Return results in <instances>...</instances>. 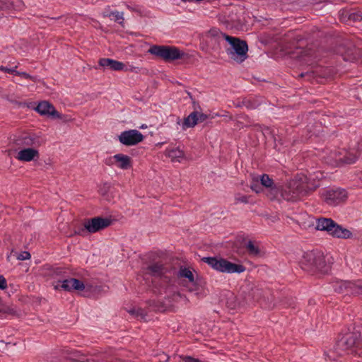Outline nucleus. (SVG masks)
<instances>
[{
  "label": "nucleus",
  "mask_w": 362,
  "mask_h": 362,
  "mask_svg": "<svg viewBox=\"0 0 362 362\" xmlns=\"http://www.w3.org/2000/svg\"><path fill=\"white\" fill-rule=\"evenodd\" d=\"M235 200L237 202H240V203H247L248 202V198L246 196L236 197Z\"/></svg>",
  "instance_id": "32"
},
{
  "label": "nucleus",
  "mask_w": 362,
  "mask_h": 362,
  "mask_svg": "<svg viewBox=\"0 0 362 362\" xmlns=\"http://www.w3.org/2000/svg\"><path fill=\"white\" fill-rule=\"evenodd\" d=\"M165 155L168 157L172 162L180 163L185 157L184 151L179 147L167 148L165 150Z\"/></svg>",
  "instance_id": "18"
},
{
  "label": "nucleus",
  "mask_w": 362,
  "mask_h": 362,
  "mask_svg": "<svg viewBox=\"0 0 362 362\" xmlns=\"http://www.w3.org/2000/svg\"><path fill=\"white\" fill-rule=\"evenodd\" d=\"M35 110L42 116L61 118V115L56 110L55 107L46 100L40 102L35 107Z\"/></svg>",
  "instance_id": "13"
},
{
  "label": "nucleus",
  "mask_w": 362,
  "mask_h": 362,
  "mask_svg": "<svg viewBox=\"0 0 362 362\" xmlns=\"http://www.w3.org/2000/svg\"><path fill=\"white\" fill-rule=\"evenodd\" d=\"M339 284L338 288H335L334 290L337 292H343L344 291H346L347 292L359 293L360 291H357L356 288H354L355 284L351 281H339L337 282Z\"/></svg>",
  "instance_id": "19"
},
{
  "label": "nucleus",
  "mask_w": 362,
  "mask_h": 362,
  "mask_svg": "<svg viewBox=\"0 0 362 362\" xmlns=\"http://www.w3.org/2000/svg\"><path fill=\"white\" fill-rule=\"evenodd\" d=\"M235 297L233 296V295H231V297H230V298L228 299V300H235ZM227 303H228V306L230 307L232 309H235L236 308L235 303H234V304L232 303H230V301H228Z\"/></svg>",
  "instance_id": "35"
},
{
  "label": "nucleus",
  "mask_w": 362,
  "mask_h": 362,
  "mask_svg": "<svg viewBox=\"0 0 362 362\" xmlns=\"http://www.w3.org/2000/svg\"><path fill=\"white\" fill-rule=\"evenodd\" d=\"M110 17H112V18L118 22L119 23L122 24L123 23V21H124V15H123V13L122 12H119V11H112L111 12V13L110 14Z\"/></svg>",
  "instance_id": "25"
},
{
  "label": "nucleus",
  "mask_w": 362,
  "mask_h": 362,
  "mask_svg": "<svg viewBox=\"0 0 362 362\" xmlns=\"http://www.w3.org/2000/svg\"><path fill=\"white\" fill-rule=\"evenodd\" d=\"M5 6L2 8L5 9H13L16 11H21L24 8V4L22 0H6Z\"/></svg>",
  "instance_id": "22"
},
{
  "label": "nucleus",
  "mask_w": 362,
  "mask_h": 362,
  "mask_svg": "<svg viewBox=\"0 0 362 362\" xmlns=\"http://www.w3.org/2000/svg\"><path fill=\"white\" fill-rule=\"evenodd\" d=\"M300 267L310 272H322L325 267V262L321 254L316 255L313 252H308L303 256Z\"/></svg>",
  "instance_id": "6"
},
{
  "label": "nucleus",
  "mask_w": 362,
  "mask_h": 362,
  "mask_svg": "<svg viewBox=\"0 0 362 362\" xmlns=\"http://www.w3.org/2000/svg\"><path fill=\"white\" fill-rule=\"evenodd\" d=\"M7 288V283L6 279L0 274V289L4 290Z\"/></svg>",
  "instance_id": "30"
},
{
  "label": "nucleus",
  "mask_w": 362,
  "mask_h": 362,
  "mask_svg": "<svg viewBox=\"0 0 362 362\" xmlns=\"http://www.w3.org/2000/svg\"><path fill=\"white\" fill-rule=\"evenodd\" d=\"M221 35L229 45V47L226 49V52L230 59L238 64L247 59L248 46L245 41L229 36L226 33H221Z\"/></svg>",
  "instance_id": "2"
},
{
  "label": "nucleus",
  "mask_w": 362,
  "mask_h": 362,
  "mask_svg": "<svg viewBox=\"0 0 362 362\" xmlns=\"http://www.w3.org/2000/svg\"><path fill=\"white\" fill-rule=\"evenodd\" d=\"M361 155L358 148H327L322 153V158L326 163L338 167L343 164L354 163Z\"/></svg>",
  "instance_id": "1"
},
{
  "label": "nucleus",
  "mask_w": 362,
  "mask_h": 362,
  "mask_svg": "<svg viewBox=\"0 0 362 362\" xmlns=\"http://www.w3.org/2000/svg\"><path fill=\"white\" fill-rule=\"evenodd\" d=\"M112 223V221L107 218H103L100 216L94 217L86 220L84 222L85 229L90 233H97L108 226Z\"/></svg>",
  "instance_id": "10"
},
{
  "label": "nucleus",
  "mask_w": 362,
  "mask_h": 362,
  "mask_svg": "<svg viewBox=\"0 0 362 362\" xmlns=\"http://www.w3.org/2000/svg\"><path fill=\"white\" fill-rule=\"evenodd\" d=\"M148 52L166 62L181 59L186 55L185 52L175 46L152 45Z\"/></svg>",
  "instance_id": "4"
},
{
  "label": "nucleus",
  "mask_w": 362,
  "mask_h": 362,
  "mask_svg": "<svg viewBox=\"0 0 362 362\" xmlns=\"http://www.w3.org/2000/svg\"><path fill=\"white\" fill-rule=\"evenodd\" d=\"M358 344V335L355 333H349L344 335L338 342L337 349L348 352Z\"/></svg>",
  "instance_id": "14"
},
{
  "label": "nucleus",
  "mask_w": 362,
  "mask_h": 362,
  "mask_svg": "<svg viewBox=\"0 0 362 362\" xmlns=\"http://www.w3.org/2000/svg\"><path fill=\"white\" fill-rule=\"evenodd\" d=\"M203 261L208 264L214 270L221 273L240 274L245 271V267L243 264L230 262L222 257H204Z\"/></svg>",
  "instance_id": "5"
},
{
  "label": "nucleus",
  "mask_w": 362,
  "mask_h": 362,
  "mask_svg": "<svg viewBox=\"0 0 362 362\" xmlns=\"http://www.w3.org/2000/svg\"><path fill=\"white\" fill-rule=\"evenodd\" d=\"M54 288L55 290L63 289L66 291H83L85 288L84 284L76 279L71 278L63 281H59L54 284Z\"/></svg>",
  "instance_id": "11"
},
{
  "label": "nucleus",
  "mask_w": 362,
  "mask_h": 362,
  "mask_svg": "<svg viewBox=\"0 0 362 362\" xmlns=\"http://www.w3.org/2000/svg\"><path fill=\"white\" fill-rule=\"evenodd\" d=\"M184 361L185 362H200L199 360L198 359H196V358H194L191 356H186L184 358Z\"/></svg>",
  "instance_id": "34"
},
{
  "label": "nucleus",
  "mask_w": 362,
  "mask_h": 362,
  "mask_svg": "<svg viewBox=\"0 0 362 362\" xmlns=\"http://www.w3.org/2000/svg\"><path fill=\"white\" fill-rule=\"evenodd\" d=\"M146 272L154 276H160L165 272V269L160 264H153L146 268Z\"/></svg>",
  "instance_id": "21"
},
{
  "label": "nucleus",
  "mask_w": 362,
  "mask_h": 362,
  "mask_svg": "<svg viewBox=\"0 0 362 362\" xmlns=\"http://www.w3.org/2000/svg\"><path fill=\"white\" fill-rule=\"evenodd\" d=\"M322 197L327 204L335 206L344 202L348 198V194L345 189L337 188L325 191Z\"/></svg>",
  "instance_id": "8"
},
{
  "label": "nucleus",
  "mask_w": 362,
  "mask_h": 362,
  "mask_svg": "<svg viewBox=\"0 0 362 362\" xmlns=\"http://www.w3.org/2000/svg\"><path fill=\"white\" fill-rule=\"evenodd\" d=\"M16 75L21 76L26 79H33V77L26 72H20L17 71Z\"/></svg>",
  "instance_id": "31"
},
{
  "label": "nucleus",
  "mask_w": 362,
  "mask_h": 362,
  "mask_svg": "<svg viewBox=\"0 0 362 362\" xmlns=\"http://www.w3.org/2000/svg\"><path fill=\"white\" fill-rule=\"evenodd\" d=\"M315 228L317 230L326 232L328 235L337 238L347 239L352 235L350 230L343 228L329 218H317Z\"/></svg>",
  "instance_id": "3"
},
{
  "label": "nucleus",
  "mask_w": 362,
  "mask_h": 362,
  "mask_svg": "<svg viewBox=\"0 0 362 362\" xmlns=\"http://www.w3.org/2000/svg\"><path fill=\"white\" fill-rule=\"evenodd\" d=\"M129 313L134 316L138 317L140 314H141V309L133 308L129 310Z\"/></svg>",
  "instance_id": "33"
},
{
  "label": "nucleus",
  "mask_w": 362,
  "mask_h": 362,
  "mask_svg": "<svg viewBox=\"0 0 362 362\" xmlns=\"http://www.w3.org/2000/svg\"><path fill=\"white\" fill-rule=\"evenodd\" d=\"M220 116H221V115H220L219 114L216 113V114L214 115V116H213V117H212V118H214V117H220Z\"/></svg>",
  "instance_id": "37"
},
{
  "label": "nucleus",
  "mask_w": 362,
  "mask_h": 362,
  "mask_svg": "<svg viewBox=\"0 0 362 362\" xmlns=\"http://www.w3.org/2000/svg\"><path fill=\"white\" fill-rule=\"evenodd\" d=\"M144 139V135L136 129L124 131L118 136L119 142L127 146L136 145Z\"/></svg>",
  "instance_id": "9"
},
{
  "label": "nucleus",
  "mask_w": 362,
  "mask_h": 362,
  "mask_svg": "<svg viewBox=\"0 0 362 362\" xmlns=\"http://www.w3.org/2000/svg\"><path fill=\"white\" fill-rule=\"evenodd\" d=\"M246 248L247 249L250 255L257 256L259 254V250L254 243L251 240L248 241L246 244Z\"/></svg>",
  "instance_id": "24"
},
{
  "label": "nucleus",
  "mask_w": 362,
  "mask_h": 362,
  "mask_svg": "<svg viewBox=\"0 0 362 362\" xmlns=\"http://www.w3.org/2000/svg\"><path fill=\"white\" fill-rule=\"evenodd\" d=\"M112 158L117 163V168L122 170H128L132 167L131 158L123 153H117L113 156Z\"/></svg>",
  "instance_id": "17"
},
{
  "label": "nucleus",
  "mask_w": 362,
  "mask_h": 362,
  "mask_svg": "<svg viewBox=\"0 0 362 362\" xmlns=\"http://www.w3.org/2000/svg\"><path fill=\"white\" fill-rule=\"evenodd\" d=\"M177 277L182 279V286L187 288L190 293H194L196 296H200V288L197 284L193 272L188 267H181L177 272Z\"/></svg>",
  "instance_id": "7"
},
{
  "label": "nucleus",
  "mask_w": 362,
  "mask_h": 362,
  "mask_svg": "<svg viewBox=\"0 0 362 362\" xmlns=\"http://www.w3.org/2000/svg\"><path fill=\"white\" fill-rule=\"evenodd\" d=\"M197 123V111H194L185 118L182 122V129L194 127Z\"/></svg>",
  "instance_id": "20"
},
{
  "label": "nucleus",
  "mask_w": 362,
  "mask_h": 362,
  "mask_svg": "<svg viewBox=\"0 0 362 362\" xmlns=\"http://www.w3.org/2000/svg\"><path fill=\"white\" fill-rule=\"evenodd\" d=\"M208 118L209 117L207 115L197 112V122H203Z\"/></svg>",
  "instance_id": "29"
},
{
  "label": "nucleus",
  "mask_w": 362,
  "mask_h": 362,
  "mask_svg": "<svg viewBox=\"0 0 362 362\" xmlns=\"http://www.w3.org/2000/svg\"><path fill=\"white\" fill-rule=\"evenodd\" d=\"M16 68H17L16 66L13 68H8L6 66H1L0 70L5 73L13 74L16 75V71H17Z\"/></svg>",
  "instance_id": "26"
},
{
  "label": "nucleus",
  "mask_w": 362,
  "mask_h": 362,
  "mask_svg": "<svg viewBox=\"0 0 362 362\" xmlns=\"http://www.w3.org/2000/svg\"><path fill=\"white\" fill-rule=\"evenodd\" d=\"M147 126L146 124H143L140 127L141 129H146Z\"/></svg>",
  "instance_id": "36"
},
{
  "label": "nucleus",
  "mask_w": 362,
  "mask_h": 362,
  "mask_svg": "<svg viewBox=\"0 0 362 362\" xmlns=\"http://www.w3.org/2000/svg\"><path fill=\"white\" fill-rule=\"evenodd\" d=\"M183 1H189V2H192V1H195V0H182Z\"/></svg>",
  "instance_id": "38"
},
{
  "label": "nucleus",
  "mask_w": 362,
  "mask_h": 362,
  "mask_svg": "<svg viewBox=\"0 0 362 362\" xmlns=\"http://www.w3.org/2000/svg\"><path fill=\"white\" fill-rule=\"evenodd\" d=\"M30 258V254L27 251H23L21 252L18 257L17 259L19 260H26L29 259Z\"/></svg>",
  "instance_id": "27"
},
{
  "label": "nucleus",
  "mask_w": 362,
  "mask_h": 362,
  "mask_svg": "<svg viewBox=\"0 0 362 362\" xmlns=\"http://www.w3.org/2000/svg\"><path fill=\"white\" fill-rule=\"evenodd\" d=\"M250 188L252 191L255 192L256 193H259L261 191L260 187L258 185V179L256 180H253V182L250 185Z\"/></svg>",
  "instance_id": "28"
},
{
  "label": "nucleus",
  "mask_w": 362,
  "mask_h": 362,
  "mask_svg": "<svg viewBox=\"0 0 362 362\" xmlns=\"http://www.w3.org/2000/svg\"><path fill=\"white\" fill-rule=\"evenodd\" d=\"M37 147L23 148L18 152L16 158L22 162H30L40 156Z\"/></svg>",
  "instance_id": "15"
},
{
  "label": "nucleus",
  "mask_w": 362,
  "mask_h": 362,
  "mask_svg": "<svg viewBox=\"0 0 362 362\" xmlns=\"http://www.w3.org/2000/svg\"><path fill=\"white\" fill-rule=\"evenodd\" d=\"M14 144L21 149L40 146L39 138L35 134H23L17 136L14 139Z\"/></svg>",
  "instance_id": "12"
},
{
  "label": "nucleus",
  "mask_w": 362,
  "mask_h": 362,
  "mask_svg": "<svg viewBox=\"0 0 362 362\" xmlns=\"http://www.w3.org/2000/svg\"><path fill=\"white\" fill-rule=\"evenodd\" d=\"M133 69H134V67L131 68L129 70H130V71H132V70H133Z\"/></svg>",
  "instance_id": "39"
},
{
  "label": "nucleus",
  "mask_w": 362,
  "mask_h": 362,
  "mask_svg": "<svg viewBox=\"0 0 362 362\" xmlns=\"http://www.w3.org/2000/svg\"><path fill=\"white\" fill-rule=\"evenodd\" d=\"M261 185L265 187L270 188L272 190L276 189V186L268 175L264 174L260 177Z\"/></svg>",
  "instance_id": "23"
},
{
  "label": "nucleus",
  "mask_w": 362,
  "mask_h": 362,
  "mask_svg": "<svg viewBox=\"0 0 362 362\" xmlns=\"http://www.w3.org/2000/svg\"><path fill=\"white\" fill-rule=\"evenodd\" d=\"M98 64L100 66L105 69H110L112 71L129 70L123 62L110 58H102L99 60Z\"/></svg>",
  "instance_id": "16"
}]
</instances>
